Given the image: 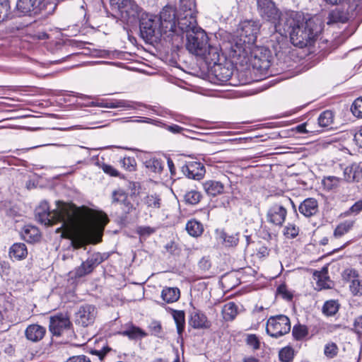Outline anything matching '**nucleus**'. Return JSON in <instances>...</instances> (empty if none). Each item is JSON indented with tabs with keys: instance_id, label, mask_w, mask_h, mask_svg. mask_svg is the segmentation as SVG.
Listing matches in <instances>:
<instances>
[{
	"instance_id": "obj_60",
	"label": "nucleus",
	"mask_w": 362,
	"mask_h": 362,
	"mask_svg": "<svg viewBox=\"0 0 362 362\" xmlns=\"http://www.w3.org/2000/svg\"><path fill=\"white\" fill-rule=\"evenodd\" d=\"M354 328L357 333L362 332V315L357 317L354 322Z\"/></svg>"
},
{
	"instance_id": "obj_23",
	"label": "nucleus",
	"mask_w": 362,
	"mask_h": 362,
	"mask_svg": "<svg viewBox=\"0 0 362 362\" xmlns=\"http://www.w3.org/2000/svg\"><path fill=\"white\" fill-rule=\"evenodd\" d=\"M46 333V329L39 325H30L25 331V334L28 340L37 342L40 341Z\"/></svg>"
},
{
	"instance_id": "obj_34",
	"label": "nucleus",
	"mask_w": 362,
	"mask_h": 362,
	"mask_svg": "<svg viewBox=\"0 0 362 362\" xmlns=\"http://www.w3.org/2000/svg\"><path fill=\"white\" fill-rule=\"evenodd\" d=\"M179 14L192 15L197 13L195 0H180Z\"/></svg>"
},
{
	"instance_id": "obj_15",
	"label": "nucleus",
	"mask_w": 362,
	"mask_h": 362,
	"mask_svg": "<svg viewBox=\"0 0 362 362\" xmlns=\"http://www.w3.org/2000/svg\"><path fill=\"white\" fill-rule=\"evenodd\" d=\"M287 216L285 206L279 203L272 205L267 212V220L269 223L281 226L284 223Z\"/></svg>"
},
{
	"instance_id": "obj_16",
	"label": "nucleus",
	"mask_w": 362,
	"mask_h": 362,
	"mask_svg": "<svg viewBox=\"0 0 362 362\" xmlns=\"http://www.w3.org/2000/svg\"><path fill=\"white\" fill-rule=\"evenodd\" d=\"M212 62L214 65L211 68V74L220 83H226L231 79L233 76V66L230 64H223Z\"/></svg>"
},
{
	"instance_id": "obj_28",
	"label": "nucleus",
	"mask_w": 362,
	"mask_h": 362,
	"mask_svg": "<svg viewBox=\"0 0 362 362\" xmlns=\"http://www.w3.org/2000/svg\"><path fill=\"white\" fill-rule=\"evenodd\" d=\"M9 257L11 259L21 260L25 259L28 255V250L24 243H14L9 249Z\"/></svg>"
},
{
	"instance_id": "obj_11",
	"label": "nucleus",
	"mask_w": 362,
	"mask_h": 362,
	"mask_svg": "<svg viewBox=\"0 0 362 362\" xmlns=\"http://www.w3.org/2000/svg\"><path fill=\"white\" fill-rule=\"evenodd\" d=\"M257 10L262 18L277 24L284 14H281L272 0H257Z\"/></svg>"
},
{
	"instance_id": "obj_26",
	"label": "nucleus",
	"mask_w": 362,
	"mask_h": 362,
	"mask_svg": "<svg viewBox=\"0 0 362 362\" xmlns=\"http://www.w3.org/2000/svg\"><path fill=\"white\" fill-rule=\"evenodd\" d=\"M344 176L347 182H358L362 178V168L353 163L344 168Z\"/></svg>"
},
{
	"instance_id": "obj_59",
	"label": "nucleus",
	"mask_w": 362,
	"mask_h": 362,
	"mask_svg": "<svg viewBox=\"0 0 362 362\" xmlns=\"http://www.w3.org/2000/svg\"><path fill=\"white\" fill-rule=\"evenodd\" d=\"M102 169L107 175H110V176L113 177H117L119 176V172L113 168L112 165L104 164L102 166Z\"/></svg>"
},
{
	"instance_id": "obj_24",
	"label": "nucleus",
	"mask_w": 362,
	"mask_h": 362,
	"mask_svg": "<svg viewBox=\"0 0 362 362\" xmlns=\"http://www.w3.org/2000/svg\"><path fill=\"white\" fill-rule=\"evenodd\" d=\"M298 210L305 217H310L318 211V204L315 199L308 198L299 206Z\"/></svg>"
},
{
	"instance_id": "obj_47",
	"label": "nucleus",
	"mask_w": 362,
	"mask_h": 362,
	"mask_svg": "<svg viewBox=\"0 0 362 362\" xmlns=\"http://www.w3.org/2000/svg\"><path fill=\"white\" fill-rule=\"evenodd\" d=\"M298 233L299 228L293 223H288L284 230V234L288 238H295Z\"/></svg>"
},
{
	"instance_id": "obj_63",
	"label": "nucleus",
	"mask_w": 362,
	"mask_h": 362,
	"mask_svg": "<svg viewBox=\"0 0 362 362\" xmlns=\"http://www.w3.org/2000/svg\"><path fill=\"white\" fill-rule=\"evenodd\" d=\"M351 213L358 214L362 211V199L356 202L350 209Z\"/></svg>"
},
{
	"instance_id": "obj_48",
	"label": "nucleus",
	"mask_w": 362,
	"mask_h": 362,
	"mask_svg": "<svg viewBox=\"0 0 362 362\" xmlns=\"http://www.w3.org/2000/svg\"><path fill=\"white\" fill-rule=\"evenodd\" d=\"M10 6L8 0H0V22L6 19L9 14Z\"/></svg>"
},
{
	"instance_id": "obj_13",
	"label": "nucleus",
	"mask_w": 362,
	"mask_h": 362,
	"mask_svg": "<svg viewBox=\"0 0 362 362\" xmlns=\"http://www.w3.org/2000/svg\"><path fill=\"white\" fill-rule=\"evenodd\" d=\"M97 316V310L94 305L86 304L81 305L76 313V323L83 327L93 324Z\"/></svg>"
},
{
	"instance_id": "obj_27",
	"label": "nucleus",
	"mask_w": 362,
	"mask_h": 362,
	"mask_svg": "<svg viewBox=\"0 0 362 362\" xmlns=\"http://www.w3.org/2000/svg\"><path fill=\"white\" fill-rule=\"evenodd\" d=\"M21 237L28 243L36 242L39 240L40 234L38 228L31 225H27L21 230Z\"/></svg>"
},
{
	"instance_id": "obj_5",
	"label": "nucleus",
	"mask_w": 362,
	"mask_h": 362,
	"mask_svg": "<svg viewBox=\"0 0 362 362\" xmlns=\"http://www.w3.org/2000/svg\"><path fill=\"white\" fill-rule=\"evenodd\" d=\"M187 49L189 52L202 57L206 61L218 60V48L209 44V38L204 30L199 28L187 34Z\"/></svg>"
},
{
	"instance_id": "obj_19",
	"label": "nucleus",
	"mask_w": 362,
	"mask_h": 362,
	"mask_svg": "<svg viewBox=\"0 0 362 362\" xmlns=\"http://www.w3.org/2000/svg\"><path fill=\"white\" fill-rule=\"evenodd\" d=\"M40 0H18L17 9L24 15H36L40 13Z\"/></svg>"
},
{
	"instance_id": "obj_30",
	"label": "nucleus",
	"mask_w": 362,
	"mask_h": 362,
	"mask_svg": "<svg viewBox=\"0 0 362 362\" xmlns=\"http://www.w3.org/2000/svg\"><path fill=\"white\" fill-rule=\"evenodd\" d=\"M314 277L317 281V286L320 289L330 288V281L327 267H323L321 271H315L314 272Z\"/></svg>"
},
{
	"instance_id": "obj_8",
	"label": "nucleus",
	"mask_w": 362,
	"mask_h": 362,
	"mask_svg": "<svg viewBox=\"0 0 362 362\" xmlns=\"http://www.w3.org/2000/svg\"><path fill=\"white\" fill-rule=\"evenodd\" d=\"M291 330L289 318L284 315L270 317L267 322V333L274 338H279Z\"/></svg>"
},
{
	"instance_id": "obj_29",
	"label": "nucleus",
	"mask_w": 362,
	"mask_h": 362,
	"mask_svg": "<svg viewBox=\"0 0 362 362\" xmlns=\"http://www.w3.org/2000/svg\"><path fill=\"white\" fill-rule=\"evenodd\" d=\"M180 296V290L176 287H165L161 292V298L166 303L177 301Z\"/></svg>"
},
{
	"instance_id": "obj_31",
	"label": "nucleus",
	"mask_w": 362,
	"mask_h": 362,
	"mask_svg": "<svg viewBox=\"0 0 362 362\" xmlns=\"http://www.w3.org/2000/svg\"><path fill=\"white\" fill-rule=\"evenodd\" d=\"M238 306L234 302L226 303L221 310V314L225 321H233L238 315Z\"/></svg>"
},
{
	"instance_id": "obj_43",
	"label": "nucleus",
	"mask_w": 362,
	"mask_h": 362,
	"mask_svg": "<svg viewBox=\"0 0 362 362\" xmlns=\"http://www.w3.org/2000/svg\"><path fill=\"white\" fill-rule=\"evenodd\" d=\"M202 198L201 194L196 191V190H190L184 196L185 202L187 204H191V205H195L198 204Z\"/></svg>"
},
{
	"instance_id": "obj_33",
	"label": "nucleus",
	"mask_w": 362,
	"mask_h": 362,
	"mask_svg": "<svg viewBox=\"0 0 362 362\" xmlns=\"http://www.w3.org/2000/svg\"><path fill=\"white\" fill-rule=\"evenodd\" d=\"M218 239L228 247L236 246L239 242L238 233L229 235L223 231L218 233Z\"/></svg>"
},
{
	"instance_id": "obj_38",
	"label": "nucleus",
	"mask_w": 362,
	"mask_h": 362,
	"mask_svg": "<svg viewBox=\"0 0 362 362\" xmlns=\"http://www.w3.org/2000/svg\"><path fill=\"white\" fill-rule=\"evenodd\" d=\"M354 223V221L346 220L339 223L334 231V237L340 238L348 233L353 228Z\"/></svg>"
},
{
	"instance_id": "obj_32",
	"label": "nucleus",
	"mask_w": 362,
	"mask_h": 362,
	"mask_svg": "<svg viewBox=\"0 0 362 362\" xmlns=\"http://www.w3.org/2000/svg\"><path fill=\"white\" fill-rule=\"evenodd\" d=\"M186 230L192 237H199L204 232V227L201 222L196 219H191L186 224Z\"/></svg>"
},
{
	"instance_id": "obj_64",
	"label": "nucleus",
	"mask_w": 362,
	"mask_h": 362,
	"mask_svg": "<svg viewBox=\"0 0 362 362\" xmlns=\"http://www.w3.org/2000/svg\"><path fill=\"white\" fill-rule=\"evenodd\" d=\"M296 129L297 132H298L300 134H304V133L308 132V131L306 130V124H301L298 125L296 127Z\"/></svg>"
},
{
	"instance_id": "obj_6",
	"label": "nucleus",
	"mask_w": 362,
	"mask_h": 362,
	"mask_svg": "<svg viewBox=\"0 0 362 362\" xmlns=\"http://www.w3.org/2000/svg\"><path fill=\"white\" fill-rule=\"evenodd\" d=\"M272 56V52L268 48L254 47H251L244 58L247 57L246 63L249 62L254 69L264 71L270 67Z\"/></svg>"
},
{
	"instance_id": "obj_12",
	"label": "nucleus",
	"mask_w": 362,
	"mask_h": 362,
	"mask_svg": "<svg viewBox=\"0 0 362 362\" xmlns=\"http://www.w3.org/2000/svg\"><path fill=\"white\" fill-rule=\"evenodd\" d=\"M177 19L175 9L173 6H166L163 8L158 20L165 34L177 32Z\"/></svg>"
},
{
	"instance_id": "obj_46",
	"label": "nucleus",
	"mask_w": 362,
	"mask_h": 362,
	"mask_svg": "<svg viewBox=\"0 0 362 362\" xmlns=\"http://www.w3.org/2000/svg\"><path fill=\"white\" fill-rule=\"evenodd\" d=\"M292 334L295 339L300 340L308 334V328L305 325H295L293 328Z\"/></svg>"
},
{
	"instance_id": "obj_37",
	"label": "nucleus",
	"mask_w": 362,
	"mask_h": 362,
	"mask_svg": "<svg viewBox=\"0 0 362 362\" xmlns=\"http://www.w3.org/2000/svg\"><path fill=\"white\" fill-rule=\"evenodd\" d=\"M340 305L337 300H327L322 307V313L327 316H333L339 310Z\"/></svg>"
},
{
	"instance_id": "obj_49",
	"label": "nucleus",
	"mask_w": 362,
	"mask_h": 362,
	"mask_svg": "<svg viewBox=\"0 0 362 362\" xmlns=\"http://www.w3.org/2000/svg\"><path fill=\"white\" fill-rule=\"evenodd\" d=\"M350 291L354 296L362 295V281L358 279L353 280L349 285Z\"/></svg>"
},
{
	"instance_id": "obj_18",
	"label": "nucleus",
	"mask_w": 362,
	"mask_h": 362,
	"mask_svg": "<svg viewBox=\"0 0 362 362\" xmlns=\"http://www.w3.org/2000/svg\"><path fill=\"white\" fill-rule=\"evenodd\" d=\"M177 28H178L181 31L186 33V35L200 28L197 26L196 14H178L177 19Z\"/></svg>"
},
{
	"instance_id": "obj_61",
	"label": "nucleus",
	"mask_w": 362,
	"mask_h": 362,
	"mask_svg": "<svg viewBox=\"0 0 362 362\" xmlns=\"http://www.w3.org/2000/svg\"><path fill=\"white\" fill-rule=\"evenodd\" d=\"M165 128L173 134L181 133L182 131L184 129L182 127L177 124L165 125Z\"/></svg>"
},
{
	"instance_id": "obj_51",
	"label": "nucleus",
	"mask_w": 362,
	"mask_h": 362,
	"mask_svg": "<svg viewBox=\"0 0 362 362\" xmlns=\"http://www.w3.org/2000/svg\"><path fill=\"white\" fill-rule=\"evenodd\" d=\"M120 163L124 169L129 171H134L136 169V162L132 157L124 158L120 160Z\"/></svg>"
},
{
	"instance_id": "obj_17",
	"label": "nucleus",
	"mask_w": 362,
	"mask_h": 362,
	"mask_svg": "<svg viewBox=\"0 0 362 362\" xmlns=\"http://www.w3.org/2000/svg\"><path fill=\"white\" fill-rule=\"evenodd\" d=\"M182 172L188 178L199 180L204 176L206 171L202 163L189 161L182 167Z\"/></svg>"
},
{
	"instance_id": "obj_22",
	"label": "nucleus",
	"mask_w": 362,
	"mask_h": 362,
	"mask_svg": "<svg viewBox=\"0 0 362 362\" xmlns=\"http://www.w3.org/2000/svg\"><path fill=\"white\" fill-rule=\"evenodd\" d=\"M112 202L124 205V211L129 214L134 209L133 204L128 200V194L122 189H117L112 192Z\"/></svg>"
},
{
	"instance_id": "obj_50",
	"label": "nucleus",
	"mask_w": 362,
	"mask_h": 362,
	"mask_svg": "<svg viewBox=\"0 0 362 362\" xmlns=\"http://www.w3.org/2000/svg\"><path fill=\"white\" fill-rule=\"evenodd\" d=\"M351 110L354 116L362 117V97L358 98L354 100Z\"/></svg>"
},
{
	"instance_id": "obj_4",
	"label": "nucleus",
	"mask_w": 362,
	"mask_h": 362,
	"mask_svg": "<svg viewBox=\"0 0 362 362\" xmlns=\"http://www.w3.org/2000/svg\"><path fill=\"white\" fill-rule=\"evenodd\" d=\"M106 215H100L95 220L83 223L78 230L76 238L72 240L75 249L86 243H98L101 241L105 226L108 223Z\"/></svg>"
},
{
	"instance_id": "obj_58",
	"label": "nucleus",
	"mask_w": 362,
	"mask_h": 362,
	"mask_svg": "<svg viewBox=\"0 0 362 362\" xmlns=\"http://www.w3.org/2000/svg\"><path fill=\"white\" fill-rule=\"evenodd\" d=\"M65 362H91V361L85 355H78L69 357Z\"/></svg>"
},
{
	"instance_id": "obj_25",
	"label": "nucleus",
	"mask_w": 362,
	"mask_h": 362,
	"mask_svg": "<svg viewBox=\"0 0 362 362\" xmlns=\"http://www.w3.org/2000/svg\"><path fill=\"white\" fill-rule=\"evenodd\" d=\"M203 188L208 195L215 197L224 192L225 185L221 181L211 180L203 183Z\"/></svg>"
},
{
	"instance_id": "obj_41",
	"label": "nucleus",
	"mask_w": 362,
	"mask_h": 362,
	"mask_svg": "<svg viewBox=\"0 0 362 362\" xmlns=\"http://www.w3.org/2000/svg\"><path fill=\"white\" fill-rule=\"evenodd\" d=\"M146 167L156 173H160L163 169V163L161 160L153 158L145 162Z\"/></svg>"
},
{
	"instance_id": "obj_45",
	"label": "nucleus",
	"mask_w": 362,
	"mask_h": 362,
	"mask_svg": "<svg viewBox=\"0 0 362 362\" xmlns=\"http://www.w3.org/2000/svg\"><path fill=\"white\" fill-rule=\"evenodd\" d=\"M279 358L283 362H290L294 356V351L291 347L286 346L279 351Z\"/></svg>"
},
{
	"instance_id": "obj_1",
	"label": "nucleus",
	"mask_w": 362,
	"mask_h": 362,
	"mask_svg": "<svg viewBox=\"0 0 362 362\" xmlns=\"http://www.w3.org/2000/svg\"><path fill=\"white\" fill-rule=\"evenodd\" d=\"M275 30L279 33L271 36L272 41L284 40L287 34L291 43L300 48L310 46L322 30V23L317 17L306 18L301 13L291 11L285 13L280 21L276 24Z\"/></svg>"
},
{
	"instance_id": "obj_2",
	"label": "nucleus",
	"mask_w": 362,
	"mask_h": 362,
	"mask_svg": "<svg viewBox=\"0 0 362 362\" xmlns=\"http://www.w3.org/2000/svg\"><path fill=\"white\" fill-rule=\"evenodd\" d=\"M35 217L40 223L45 226L61 223L62 228L69 231L78 219V209L74 204L57 201L56 209L50 211L48 203L44 201L35 209Z\"/></svg>"
},
{
	"instance_id": "obj_54",
	"label": "nucleus",
	"mask_w": 362,
	"mask_h": 362,
	"mask_svg": "<svg viewBox=\"0 0 362 362\" xmlns=\"http://www.w3.org/2000/svg\"><path fill=\"white\" fill-rule=\"evenodd\" d=\"M358 277V272L353 269H346L343 273V278L347 281L353 282V280Z\"/></svg>"
},
{
	"instance_id": "obj_9",
	"label": "nucleus",
	"mask_w": 362,
	"mask_h": 362,
	"mask_svg": "<svg viewBox=\"0 0 362 362\" xmlns=\"http://www.w3.org/2000/svg\"><path fill=\"white\" fill-rule=\"evenodd\" d=\"M358 7V2L353 1L351 3L349 0L342 6H338L329 12L327 23H346L350 18L356 16V12Z\"/></svg>"
},
{
	"instance_id": "obj_21",
	"label": "nucleus",
	"mask_w": 362,
	"mask_h": 362,
	"mask_svg": "<svg viewBox=\"0 0 362 362\" xmlns=\"http://www.w3.org/2000/svg\"><path fill=\"white\" fill-rule=\"evenodd\" d=\"M190 325L195 329H204L209 327V322L205 314L193 307L190 311Z\"/></svg>"
},
{
	"instance_id": "obj_53",
	"label": "nucleus",
	"mask_w": 362,
	"mask_h": 362,
	"mask_svg": "<svg viewBox=\"0 0 362 362\" xmlns=\"http://www.w3.org/2000/svg\"><path fill=\"white\" fill-rule=\"evenodd\" d=\"M149 329L151 332V334L157 337H162V326L161 324L158 321H153L149 325Z\"/></svg>"
},
{
	"instance_id": "obj_52",
	"label": "nucleus",
	"mask_w": 362,
	"mask_h": 362,
	"mask_svg": "<svg viewBox=\"0 0 362 362\" xmlns=\"http://www.w3.org/2000/svg\"><path fill=\"white\" fill-rule=\"evenodd\" d=\"M337 352L338 348L336 344L331 342L325 345L324 354L327 357L332 358L337 354Z\"/></svg>"
},
{
	"instance_id": "obj_62",
	"label": "nucleus",
	"mask_w": 362,
	"mask_h": 362,
	"mask_svg": "<svg viewBox=\"0 0 362 362\" xmlns=\"http://www.w3.org/2000/svg\"><path fill=\"white\" fill-rule=\"evenodd\" d=\"M354 141L357 146L362 148V127L354 134Z\"/></svg>"
},
{
	"instance_id": "obj_39",
	"label": "nucleus",
	"mask_w": 362,
	"mask_h": 362,
	"mask_svg": "<svg viewBox=\"0 0 362 362\" xmlns=\"http://www.w3.org/2000/svg\"><path fill=\"white\" fill-rule=\"evenodd\" d=\"M120 334L123 336L128 337L130 339H141L147 335L144 330L139 327L134 326L128 329L122 331Z\"/></svg>"
},
{
	"instance_id": "obj_36",
	"label": "nucleus",
	"mask_w": 362,
	"mask_h": 362,
	"mask_svg": "<svg viewBox=\"0 0 362 362\" xmlns=\"http://www.w3.org/2000/svg\"><path fill=\"white\" fill-rule=\"evenodd\" d=\"M135 103L126 100H113L106 103L105 105H102V107L107 108L125 107L127 109H135Z\"/></svg>"
},
{
	"instance_id": "obj_20",
	"label": "nucleus",
	"mask_w": 362,
	"mask_h": 362,
	"mask_svg": "<svg viewBox=\"0 0 362 362\" xmlns=\"http://www.w3.org/2000/svg\"><path fill=\"white\" fill-rule=\"evenodd\" d=\"M122 11V18L127 23H134L138 18H141L142 9L135 3L129 2Z\"/></svg>"
},
{
	"instance_id": "obj_55",
	"label": "nucleus",
	"mask_w": 362,
	"mask_h": 362,
	"mask_svg": "<svg viewBox=\"0 0 362 362\" xmlns=\"http://www.w3.org/2000/svg\"><path fill=\"white\" fill-rule=\"evenodd\" d=\"M247 344L257 350L259 348V341L255 334H249L246 339Z\"/></svg>"
},
{
	"instance_id": "obj_42",
	"label": "nucleus",
	"mask_w": 362,
	"mask_h": 362,
	"mask_svg": "<svg viewBox=\"0 0 362 362\" xmlns=\"http://www.w3.org/2000/svg\"><path fill=\"white\" fill-rule=\"evenodd\" d=\"M333 113L330 110L322 112L318 117V124L320 127H327L333 122Z\"/></svg>"
},
{
	"instance_id": "obj_3",
	"label": "nucleus",
	"mask_w": 362,
	"mask_h": 362,
	"mask_svg": "<svg viewBox=\"0 0 362 362\" xmlns=\"http://www.w3.org/2000/svg\"><path fill=\"white\" fill-rule=\"evenodd\" d=\"M259 22L245 21L240 24L238 35L230 41V55L245 57L257 40L259 32Z\"/></svg>"
},
{
	"instance_id": "obj_44",
	"label": "nucleus",
	"mask_w": 362,
	"mask_h": 362,
	"mask_svg": "<svg viewBox=\"0 0 362 362\" xmlns=\"http://www.w3.org/2000/svg\"><path fill=\"white\" fill-rule=\"evenodd\" d=\"M340 182V178L335 177V176H329L327 177H325L322 180V184L328 190H332L335 188H337Z\"/></svg>"
},
{
	"instance_id": "obj_56",
	"label": "nucleus",
	"mask_w": 362,
	"mask_h": 362,
	"mask_svg": "<svg viewBox=\"0 0 362 362\" xmlns=\"http://www.w3.org/2000/svg\"><path fill=\"white\" fill-rule=\"evenodd\" d=\"M154 232V228L150 226H140L137 228V233L141 236H148Z\"/></svg>"
},
{
	"instance_id": "obj_7",
	"label": "nucleus",
	"mask_w": 362,
	"mask_h": 362,
	"mask_svg": "<svg viewBox=\"0 0 362 362\" xmlns=\"http://www.w3.org/2000/svg\"><path fill=\"white\" fill-rule=\"evenodd\" d=\"M139 22L141 35L147 40L153 37H158L164 33L157 16L143 13Z\"/></svg>"
},
{
	"instance_id": "obj_57",
	"label": "nucleus",
	"mask_w": 362,
	"mask_h": 362,
	"mask_svg": "<svg viewBox=\"0 0 362 362\" xmlns=\"http://www.w3.org/2000/svg\"><path fill=\"white\" fill-rule=\"evenodd\" d=\"M277 293L281 295V296L287 300H291L293 297L292 294L288 291L286 286L280 285L277 288Z\"/></svg>"
},
{
	"instance_id": "obj_10",
	"label": "nucleus",
	"mask_w": 362,
	"mask_h": 362,
	"mask_svg": "<svg viewBox=\"0 0 362 362\" xmlns=\"http://www.w3.org/2000/svg\"><path fill=\"white\" fill-rule=\"evenodd\" d=\"M106 253L94 252L71 272L72 276L79 279L90 274L100 264L107 259Z\"/></svg>"
},
{
	"instance_id": "obj_14",
	"label": "nucleus",
	"mask_w": 362,
	"mask_h": 362,
	"mask_svg": "<svg viewBox=\"0 0 362 362\" xmlns=\"http://www.w3.org/2000/svg\"><path fill=\"white\" fill-rule=\"evenodd\" d=\"M71 322L66 314L60 313L52 316L49 319V330L55 336H60L62 333L71 327Z\"/></svg>"
},
{
	"instance_id": "obj_40",
	"label": "nucleus",
	"mask_w": 362,
	"mask_h": 362,
	"mask_svg": "<svg viewBox=\"0 0 362 362\" xmlns=\"http://www.w3.org/2000/svg\"><path fill=\"white\" fill-rule=\"evenodd\" d=\"M143 202L148 208L158 209L160 207L161 199L156 194H147L143 199Z\"/></svg>"
},
{
	"instance_id": "obj_35",
	"label": "nucleus",
	"mask_w": 362,
	"mask_h": 362,
	"mask_svg": "<svg viewBox=\"0 0 362 362\" xmlns=\"http://www.w3.org/2000/svg\"><path fill=\"white\" fill-rule=\"evenodd\" d=\"M172 315L176 324L177 334L181 337L185 326V312L183 310H172Z\"/></svg>"
}]
</instances>
